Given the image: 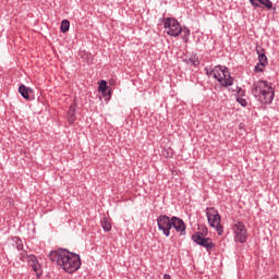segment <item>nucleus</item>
<instances>
[{"instance_id": "f257e3e1", "label": "nucleus", "mask_w": 279, "mask_h": 279, "mask_svg": "<svg viewBox=\"0 0 279 279\" xmlns=\"http://www.w3.org/2000/svg\"><path fill=\"white\" fill-rule=\"evenodd\" d=\"M49 258L52 263H57L66 274H75L82 267L80 255L71 253L68 250L51 251Z\"/></svg>"}, {"instance_id": "f03ea898", "label": "nucleus", "mask_w": 279, "mask_h": 279, "mask_svg": "<svg viewBox=\"0 0 279 279\" xmlns=\"http://www.w3.org/2000/svg\"><path fill=\"white\" fill-rule=\"evenodd\" d=\"M253 95L264 105L271 104L276 97V89L267 81H257L253 84Z\"/></svg>"}, {"instance_id": "7ed1b4c3", "label": "nucleus", "mask_w": 279, "mask_h": 279, "mask_svg": "<svg viewBox=\"0 0 279 279\" xmlns=\"http://www.w3.org/2000/svg\"><path fill=\"white\" fill-rule=\"evenodd\" d=\"M214 80H217L221 86L228 88V86H232L234 84V78L230 74V70L227 66L216 65L213 69Z\"/></svg>"}, {"instance_id": "20e7f679", "label": "nucleus", "mask_w": 279, "mask_h": 279, "mask_svg": "<svg viewBox=\"0 0 279 279\" xmlns=\"http://www.w3.org/2000/svg\"><path fill=\"white\" fill-rule=\"evenodd\" d=\"M206 217L210 228H215L218 236H221V234H223V226L221 225L219 211L215 209V207H207Z\"/></svg>"}, {"instance_id": "39448f33", "label": "nucleus", "mask_w": 279, "mask_h": 279, "mask_svg": "<svg viewBox=\"0 0 279 279\" xmlns=\"http://www.w3.org/2000/svg\"><path fill=\"white\" fill-rule=\"evenodd\" d=\"M165 29H166V34H168V36L178 37V36H180V34H182V26H180V23L178 22V20H175L173 17L166 19Z\"/></svg>"}, {"instance_id": "423d86ee", "label": "nucleus", "mask_w": 279, "mask_h": 279, "mask_svg": "<svg viewBox=\"0 0 279 279\" xmlns=\"http://www.w3.org/2000/svg\"><path fill=\"white\" fill-rule=\"evenodd\" d=\"M171 221L172 218L167 215H160L157 217L158 230L162 232L165 236H171Z\"/></svg>"}, {"instance_id": "0eeeda50", "label": "nucleus", "mask_w": 279, "mask_h": 279, "mask_svg": "<svg viewBox=\"0 0 279 279\" xmlns=\"http://www.w3.org/2000/svg\"><path fill=\"white\" fill-rule=\"evenodd\" d=\"M192 241L201 247H205L206 252H210L215 247V243L210 238H204V233L196 232L192 235Z\"/></svg>"}, {"instance_id": "6e6552de", "label": "nucleus", "mask_w": 279, "mask_h": 279, "mask_svg": "<svg viewBox=\"0 0 279 279\" xmlns=\"http://www.w3.org/2000/svg\"><path fill=\"white\" fill-rule=\"evenodd\" d=\"M234 241L238 243H245L247 241V229L241 221L233 223Z\"/></svg>"}, {"instance_id": "1a4fd4ad", "label": "nucleus", "mask_w": 279, "mask_h": 279, "mask_svg": "<svg viewBox=\"0 0 279 279\" xmlns=\"http://www.w3.org/2000/svg\"><path fill=\"white\" fill-rule=\"evenodd\" d=\"M171 228H174L177 232H180L181 236H184L186 234V225L184 223V220L175 216L172 217Z\"/></svg>"}, {"instance_id": "9d476101", "label": "nucleus", "mask_w": 279, "mask_h": 279, "mask_svg": "<svg viewBox=\"0 0 279 279\" xmlns=\"http://www.w3.org/2000/svg\"><path fill=\"white\" fill-rule=\"evenodd\" d=\"M28 265L29 267H32L33 271H35L37 278H40L43 276L40 264L38 263V259L34 255H29Z\"/></svg>"}, {"instance_id": "9b49d317", "label": "nucleus", "mask_w": 279, "mask_h": 279, "mask_svg": "<svg viewBox=\"0 0 279 279\" xmlns=\"http://www.w3.org/2000/svg\"><path fill=\"white\" fill-rule=\"evenodd\" d=\"M253 8H266V10H271L274 8V2L271 0H250Z\"/></svg>"}, {"instance_id": "f8f14e48", "label": "nucleus", "mask_w": 279, "mask_h": 279, "mask_svg": "<svg viewBox=\"0 0 279 279\" xmlns=\"http://www.w3.org/2000/svg\"><path fill=\"white\" fill-rule=\"evenodd\" d=\"M256 53L258 56V63L262 66H267V64H269V61L267 60V56L265 54V49L260 46H257Z\"/></svg>"}, {"instance_id": "ddd939ff", "label": "nucleus", "mask_w": 279, "mask_h": 279, "mask_svg": "<svg viewBox=\"0 0 279 279\" xmlns=\"http://www.w3.org/2000/svg\"><path fill=\"white\" fill-rule=\"evenodd\" d=\"M19 93L22 95L23 99H29V93H34V89L22 84L19 87Z\"/></svg>"}, {"instance_id": "4468645a", "label": "nucleus", "mask_w": 279, "mask_h": 279, "mask_svg": "<svg viewBox=\"0 0 279 279\" xmlns=\"http://www.w3.org/2000/svg\"><path fill=\"white\" fill-rule=\"evenodd\" d=\"M184 62L189 66H199V57H197V54H192L185 59Z\"/></svg>"}, {"instance_id": "2eb2a0df", "label": "nucleus", "mask_w": 279, "mask_h": 279, "mask_svg": "<svg viewBox=\"0 0 279 279\" xmlns=\"http://www.w3.org/2000/svg\"><path fill=\"white\" fill-rule=\"evenodd\" d=\"M66 118L70 125H73L75 123V105L70 106Z\"/></svg>"}, {"instance_id": "dca6fc26", "label": "nucleus", "mask_w": 279, "mask_h": 279, "mask_svg": "<svg viewBox=\"0 0 279 279\" xmlns=\"http://www.w3.org/2000/svg\"><path fill=\"white\" fill-rule=\"evenodd\" d=\"M101 228L105 232H110L112 230V225L108 221V219L104 218L101 220Z\"/></svg>"}, {"instance_id": "f3484780", "label": "nucleus", "mask_w": 279, "mask_h": 279, "mask_svg": "<svg viewBox=\"0 0 279 279\" xmlns=\"http://www.w3.org/2000/svg\"><path fill=\"white\" fill-rule=\"evenodd\" d=\"M70 27H71V22H69V20H63L61 22V32H62V34H66V32H69Z\"/></svg>"}, {"instance_id": "a211bd4d", "label": "nucleus", "mask_w": 279, "mask_h": 279, "mask_svg": "<svg viewBox=\"0 0 279 279\" xmlns=\"http://www.w3.org/2000/svg\"><path fill=\"white\" fill-rule=\"evenodd\" d=\"M180 34H181L184 43H189V36H191V31L189 28L184 27V28H181Z\"/></svg>"}, {"instance_id": "6ab92c4d", "label": "nucleus", "mask_w": 279, "mask_h": 279, "mask_svg": "<svg viewBox=\"0 0 279 279\" xmlns=\"http://www.w3.org/2000/svg\"><path fill=\"white\" fill-rule=\"evenodd\" d=\"M13 243L16 247V250H19V252H23V240L20 238H13Z\"/></svg>"}, {"instance_id": "aec40b11", "label": "nucleus", "mask_w": 279, "mask_h": 279, "mask_svg": "<svg viewBox=\"0 0 279 279\" xmlns=\"http://www.w3.org/2000/svg\"><path fill=\"white\" fill-rule=\"evenodd\" d=\"M107 90H112V87L108 86V83L106 81H101L99 85V92L106 93Z\"/></svg>"}, {"instance_id": "412c9836", "label": "nucleus", "mask_w": 279, "mask_h": 279, "mask_svg": "<svg viewBox=\"0 0 279 279\" xmlns=\"http://www.w3.org/2000/svg\"><path fill=\"white\" fill-rule=\"evenodd\" d=\"M105 101H108L112 97V89H107L106 92H101Z\"/></svg>"}, {"instance_id": "4be33fe9", "label": "nucleus", "mask_w": 279, "mask_h": 279, "mask_svg": "<svg viewBox=\"0 0 279 279\" xmlns=\"http://www.w3.org/2000/svg\"><path fill=\"white\" fill-rule=\"evenodd\" d=\"M235 100L238 101V104H240V106H242V108H245L247 106V100L243 97H236Z\"/></svg>"}, {"instance_id": "5701e85b", "label": "nucleus", "mask_w": 279, "mask_h": 279, "mask_svg": "<svg viewBox=\"0 0 279 279\" xmlns=\"http://www.w3.org/2000/svg\"><path fill=\"white\" fill-rule=\"evenodd\" d=\"M20 260L22 262L27 260V263H29V255H27V252L22 251V253H20Z\"/></svg>"}, {"instance_id": "b1692460", "label": "nucleus", "mask_w": 279, "mask_h": 279, "mask_svg": "<svg viewBox=\"0 0 279 279\" xmlns=\"http://www.w3.org/2000/svg\"><path fill=\"white\" fill-rule=\"evenodd\" d=\"M236 97H245V89L241 87H236V94H235V99Z\"/></svg>"}, {"instance_id": "393cba45", "label": "nucleus", "mask_w": 279, "mask_h": 279, "mask_svg": "<svg viewBox=\"0 0 279 279\" xmlns=\"http://www.w3.org/2000/svg\"><path fill=\"white\" fill-rule=\"evenodd\" d=\"M265 66H267V65H262L260 63H258L255 65V71L257 73H263V71L265 70Z\"/></svg>"}, {"instance_id": "a878e982", "label": "nucleus", "mask_w": 279, "mask_h": 279, "mask_svg": "<svg viewBox=\"0 0 279 279\" xmlns=\"http://www.w3.org/2000/svg\"><path fill=\"white\" fill-rule=\"evenodd\" d=\"M204 71L208 77H215V72H213V70L205 68Z\"/></svg>"}, {"instance_id": "bb28decb", "label": "nucleus", "mask_w": 279, "mask_h": 279, "mask_svg": "<svg viewBox=\"0 0 279 279\" xmlns=\"http://www.w3.org/2000/svg\"><path fill=\"white\" fill-rule=\"evenodd\" d=\"M163 279H171V275L165 274V275H163Z\"/></svg>"}]
</instances>
